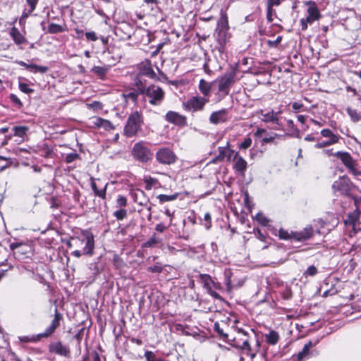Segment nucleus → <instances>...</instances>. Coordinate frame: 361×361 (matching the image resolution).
Returning <instances> with one entry per match:
<instances>
[{"label":"nucleus","instance_id":"obj_59","mask_svg":"<svg viewBox=\"0 0 361 361\" xmlns=\"http://www.w3.org/2000/svg\"><path fill=\"white\" fill-rule=\"evenodd\" d=\"M302 106L303 104L300 102H294L292 104V108L295 111H299Z\"/></svg>","mask_w":361,"mask_h":361},{"label":"nucleus","instance_id":"obj_9","mask_svg":"<svg viewBox=\"0 0 361 361\" xmlns=\"http://www.w3.org/2000/svg\"><path fill=\"white\" fill-rule=\"evenodd\" d=\"M334 156L341 160L342 163L348 169L350 173L355 176L361 174L360 171L357 168V164L348 152L338 151L334 154Z\"/></svg>","mask_w":361,"mask_h":361},{"label":"nucleus","instance_id":"obj_31","mask_svg":"<svg viewBox=\"0 0 361 361\" xmlns=\"http://www.w3.org/2000/svg\"><path fill=\"white\" fill-rule=\"evenodd\" d=\"M212 85L202 79L200 81L199 89L200 91L204 95L208 96L210 93Z\"/></svg>","mask_w":361,"mask_h":361},{"label":"nucleus","instance_id":"obj_53","mask_svg":"<svg viewBox=\"0 0 361 361\" xmlns=\"http://www.w3.org/2000/svg\"><path fill=\"white\" fill-rule=\"evenodd\" d=\"M214 329L218 333V334H219L220 336H223L224 338H228V334H224L223 332L222 329L220 328V325L217 322H216L214 324Z\"/></svg>","mask_w":361,"mask_h":361},{"label":"nucleus","instance_id":"obj_64","mask_svg":"<svg viewBox=\"0 0 361 361\" xmlns=\"http://www.w3.org/2000/svg\"><path fill=\"white\" fill-rule=\"evenodd\" d=\"M142 63L143 65L142 68H152V64L149 60H146L145 62H143Z\"/></svg>","mask_w":361,"mask_h":361},{"label":"nucleus","instance_id":"obj_35","mask_svg":"<svg viewBox=\"0 0 361 361\" xmlns=\"http://www.w3.org/2000/svg\"><path fill=\"white\" fill-rule=\"evenodd\" d=\"M144 356L147 361H166L161 357H157L154 352L149 350H147Z\"/></svg>","mask_w":361,"mask_h":361},{"label":"nucleus","instance_id":"obj_16","mask_svg":"<svg viewBox=\"0 0 361 361\" xmlns=\"http://www.w3.org/2000/svg\"><path fill=\"white\" fill-rule=\"evenodd\" d=\"M200 283L203 284L204 288L207 290V293L212 297L218 298L219 295L213 288L215 287V283L209 274H200L199 275Z\"/></svg>","mask_w":361,"mask_h":361},{"label":"nucleus","instance_id":"obj_26","mask_svg":"<svg viewBox=\"0 0 361 361\" xmlns=\"http://www.w3.org/2000/svg\"><path fill=\"white\" fill-rule=\"evenodd\" d=\"M30 128L28 126H18L13 128V135L20 138V142H23L27 137V133Z\"/></svg>","mask_w":361,"mask_h":361},{"label":"nucleus","instance_id":"obj_40","mask_svg":"<svg viewBox=\"0 0 361 361\" xmlns=\"http://www.w3.org/2000/svg\"><path fill=\"white\" fill-rule=\"evenodd\" d=\"M318 273V270L317 267L314 265H311L307 267V269L303 273V276L305 277L307 276H314Z\"/></svg>","mask_w":361,"mask_h":361},{"label":"nucleus","instance_id":"obj_14","mask_svg":"<svg viewBox=\"0 0 361 361\" xmlns=\"http://www.w3.org/2000/svg\"><path fill=\"white\" fill-rule=\"evenodd\" d=\"M208 99L201 97H192L188 99L186 102L183 103V106L185 110L189 111H197L202 110Z\"/></svg>","mask_w":361,"mask_h":361},{"label":"nucleus","instance_id":"obj_50","mask_svg":"<svg viewBox=\"0 0 361 361\" xmlns=\"http://www.w3.org/2000/svg\"><path fill=\"white\" fill-rule=\"evenodd\" d=\"M282 40V37L281 36H278L276 37V39L274 40H268L267 41V44L270 47H276L279 43L281 42Z\"/></svg>","mask_w":361,"mask_h":361},{"label":"nucleus","instance_id":"obj_1","mask_svg":"<svg viewBox=\"0 0 361 361\" xmlns=\"http://www.w3.org/2000/svg\"><path fill=\"white\" fill-rule=\"evenodd\" d=\"M62 318L63 317L61 314L59 313L57 309L56 308L54 318L51 321V324L45 329L44 332L40 333L36 336H32L30 338L27 336L20 338V341L25 342L37 341L41 338H48L51 336L55 332L56 329L59 326L60 322Z\"/></svg>","mask_w":361,"mask_h":361},{"label":"nucleus","instance_id":"obj_17","mask_svg":"<svg viewBox=\"0 0 361 361\" xmlns=\"http://www.w3.org/2000/svg\"><path fill=\"white\" fill-rule=\"evenodd\" d=\"M229 118L228 110L222 109L213 112L209 117V121L212 124H219L227 121Z\"/></svg>","mask_w":361,"mask_h":361},{"label":"nucleus","instance_id":"obj_5","mask_svg":"<svg viewBox=\"0 0 361 361\" xmlns=\"http://www.w3.org/2000/svg\"><path fill=\"white\" fill-rule=\"evenodd\" d=\"M221 18L218 21L217 27L216 29V40L218 44L224 47L227 40L228 30V22L226 14L223 11L221 12Z\"/></svg>","mask_w":361,"mask_h":361},{"label":"nucleus","instance_id":"obj_36","mask_svg":"<svg viewBox=\"0 0 361 361\" xmlns=\"http://www.w3.org/2000/svg\"><path fill=\"white\" fill-rule=\"evenodd\" d=\"M116 207L120 209H125L127 205V198L123 195H118L116 199Z\"/></svg>","mask_w":361,"mask_h":361},{"label":"nucleus","instance_id":"obj_33","mask_svg":"<svg viewBox=\"0 0 361 361\" xmlns=\"http://www.w3.org/2000/svg\"><path fill=\"white\" fill-rule=\"evenodd\" d=\"M177 197H178V194H174V195H171L161 194L157 196V199L159 200L160 203H164L166 202L173 201L177 198Z\"/></svg>","mask_w":361,"mask_h":361},{"label":"nucleus","instance_id":"obj_20","mask_svg":"<svg viewBox=\"0 0 361 361\" xmlns=\"http://www.w3.org/2000/svg\"><path fill=\"white\" fill-rule=\"evenodd\" d=\"M228 143H227L226 146L224 147H218V155L213 160V162L216 161H223L225 159L230 160L233 151L228 148Z\"/></svg>","mask_w":361,"mask_h":361},{"label":"nucleus","instance_id":"obj_49","mask_svg":"<svg viewBox=\"0 0 361 361\" xmlns=\"http://www.w3.org/2000/svg\"><path fill=\"white\" fill-rule=\"evenodd\" d=\"M252 145V139L250 137L245 138L239 146L240 149H246Z\"/></svg>","mask_w":361,"mask_h":361},{"label":"nucleus","instance_id":"obj_52","mask_svg":"<svg viewBox=\"0 0 361 361\" xmlns=\"http://www.w3.org/2000/svg\"><path fill=\"white\" fill-rule=\"evenodd\" d=\"M127 99H131L133 102H136L138 97V93L135 91L130 92L128 94H124Z\"/></svg>","mask_w":361,"mask_h":361},{"label":"nucleus","instance_id":"obj_47","mask_svg":"<svg viewBox=\"0 0 361 361\" xmlns=\"http://www.w3.org/2000/svg\"><path fill=\"white\" fill-rule=\"evenodd\" d=\"M159 242V240L158 238H157L154 236H152V238H150L147 241H146L143 244V247H150L153 246L154 245L157 244Z\"/></svg>","mask_w":361,"mask_h":361},{"label":"nucleus","instance_id":"obj_12","mask_svg":"<svg viewBox=\"0 0 361 361\" xmlns=\"http://www.w3.org/2000/svg\"><path fill=\"white\" fill-rule=\"evenodd\" d=\"M154 78L156 73L153 69H140L139 73L134 79V85L137 87L139 92L145 91V85H146L145 78Z\"/></svg>","mask_w":361,"mask_h":361},{"label":"nucleus","instance_id":"obj_30","mask_svg":"<svg viewBox=\"0 0 361 361\" xmlns=\"http://www.w3.org/2000/svg\"><path fill=\"white\" fill-rule=\"evenodd\" d=\"M266 341L270 345H276L279 339L278 333L275 331H271L265 335Z\"/></svg>","mask_w":361,"mask_h":361},{"label":"nucleus","instance_id":"obj_61","mask_svg":"<svg viewBox=\"0 0 361 361\" xmlns=\"http://www.w3.org/2000/svg\"><path fill=\"white\" fill-rule=\"evenodd\" d=\"M21 245H22L21 243H12L10 245V248L11 250H15L16 249L18 248Z\"/></svg>","mask_w":361,"mask_h":361},{"label":"nucleus","instance_id":"obj_4","mask_svg":"<svg viewBox=\"0 0 361 361\" xmlns=\"http://www.w3.org/2000/svg\"><path fill=\"white\" fill-rule=\"evenodd\" d=\"M307 5V16L300 20L302 30H307L309 25L312 24L321 18L320 12L314 2L309 1Z\"/></svg>","mask_w":361,"mask_h":361},{"label":"nucleus","instance_id":"obj_54","mask_svg":"<svg viewBox=\"0 0 361 361\" xmlns=\"http://www.w3.org/2000/svg\"><path fill=\"white\" fill-rule=\"evenodd\" d=\"M85 37H86L87 39L91 40V41H96L97 39L96 33L93 31L87 32L85 33Z\"/></svg>","mask_w":361,"mask_h":361},{"label":"nucleus","instance_id":"obj_29","mask_svg":"<svg viewBox=\"0 0 361 361\" xmlns=\"http://www.w3.org/2000/svg\"><path fill=\"white\" fill-rule=\"evenodd\" d=\"M9 34L17 44H21L25 41V37L16 27L11 29Z\"/></svg>","mask_w":361,"mask_h":361},{"label":"nucleus","instance_id":"obj_22","mask_svg":"<svg viewBox=\"0 0 361 361\" xmlns=\"http://www.w3.org/2000/svg\"><path fill=\"white\" fill-rule=\"evenodd\" d=\"M313 235L311 226L305 228L302 231L293 233V239L297 241H302L309 239Z\"/></svg>","mask_w":361,"mask_h":361},{"label":"nucleus","instance_id":"obj_2","mask_svg":"<svg viewBox=\"0 0 361 361\" xmlns=\"http://www.w3.org/2000/svg\"><path fill=\"white\" fill-rule=\"evenodd\" d=\"M237 70L238 69H233L231 72L226 73L213 83V85H218L219 94H221L222 96L228 94L230 87L238 80L236 78Z\"/></svg>","mask_w":361,"mask_h":361},{"label":"nucleus","instance_id":"obj_38","mask_svg":"<svg viewBox=\"0 0 361 361\" xmlns=\"http://www.w3.org/2000/svg\"><path fill=\"white\" fill-rule=\"evenodd\" d=\"M231 276L232 272L231 270H228L225 271V280L224 283L226 286V288L228 291L231 290L232 289V285H231Z\"/></svg>","mask_w":361,"mask_h":361},{"label":"nucleus","instance_id":"obj_45","mask_svg":"<svg viewBox=\"0 0 361 361\" xmlns=\"http://www.w3.org/2000/svg\"><path fill=\"white\" fill-rule=\"evenodd\" d=\"M242 350H245V354L250 357L251 359H253L256 355H257V352L256 351H254L252 350L251 346H250V343H249L248 345H247L245 347H244Z\"/></svg>","mask_w":361,"mask_h":361},{"label":"nucleus","instance_id":"obj_27","mask_svg":"<svg viewBox=\"0 0 361 361\" xmlns=\"http://www.w3.org/2000/svg\"><path fill=\"white\" fill-rule=\"evenodd\" d=\"M108 186V183H105L102 188H99L97 182L94 180H92L91 182V188L96 196H98L102 199L106 198V188Z\"/></svg>","mask_w":361,"mask_h":361},{"label":"nucleus","instance_id":"obj_19","mask_svg":"<svg viewBox=\"0 0 361 361\" xmlns=\"http://www.w3.org/2000/svg\"><path fill=\"white\" fill-rule=\"evenodd\" d=\"M165 117L167 121L176 125L183 126L186 122L185 116L175 111H169Z\"/></svg>","mask_w":361,"mask_h":361},{"label":"nucleus","instance_id":"obj_57","mask_svg":"<svg viewBox=\"0 0 361 361\" xmlns=\"http://www.w3.org/2000/svg\"><path fill=\"white\" fill-rule=\"evenodd\" d=\"M276 134H274V136H267V137H264L263 139H262V142L263 143H268V142H272L274 139L275 137H276Z\"/></svg>","mask_w":361,"mask_h":361},{"label":"nucleus","instance_id":"obj_46","mask_svg":"<svg viewBox=\"0 0 361 361\" xmlns=\"http://www.w3.org/2000/svg\"><path fill=\"white\" fill-rule=\"evenodd\" d=\"M77 159H79V155L75 152H72V153L68 154L66 156L65 160H66V163L70 164V163L74 161L75 160H76Z\"/></svg>","mask_w":361,"mask_h":361},{"label":"nucleus","instance_id":"obj_58","mask_svg":"<svg viewBox=\"0 0 361 361\" xmlns=\"http://www.w3.org/2000/svg\"><path fill=\"white\" fill-rule=\"evenodd\" d=\"M10 99L15 104H20V105H21V104H22L20 100L17 97V96H16L13 94H11L10 95Z\"/></svg>","mask_w":361,"mask_h":361},{"label":"nucleus","instance_id":"obj_42","mask_svg":"<svg viewBox=\"0 0 361 361\" xmlns=\"http://www.w3.org/2000/svg\"><path fill=\"white\" fill-rule=\"evenodd\" d=\"M33 11L30 9L27 8V6H25V8L23 11L22 16L19 19V23L23 24L25 23V20L28 18V16L32 13Z\"/></svg>","mask_w":361,"mask_h":361},{"label":"nucleus","instance_id":"obj_39","mask_svg":"<svg viewBox=\"0 0 361 361\" xmlns=\"http://www.w3.org/2000/svg\"><path fill=\"white\" fill-rule=\"evenodd\" d=\"M346 111L353 122H357L360 120V116L355 109L348 107L346 109Z\"/></svg>","mask_w":361,"mask_h":361},{"label":"nucleus","instance_id":"obj_6","mask_svg":"<svg viewBox=\"0 0 361 361\" xmlns=\"http://www.w3.org/2000/svg\"><path fill=\"white\" fill-rule=\"evenodd\" d=\"M353 183L345 176L340 177L338 180H335L332 185L334 192L338 195H350Z\"/></svg>","mask_w":361,"mask_h":361},{"label":"nucleus","instance_id":"obj_41","mask_svg":"<svg viewBox=\"0 0 361 361\" xmlns=\"http://www.w3.org/2000/svg\"><path fill=\"white\" fill-rule=\"evenodd\" d=\"M255 219L262 226H267L269 222V220L262 213H257Z\"/></svg>","mask_w":361,"mask_h":361},{"label":"nucleus","instance_id":"obj_60","mask_svg":"<svg viewBox=\"0 0 361 361\" xmlns=\"http://www.w3.org/2000/svg\"><path fill=\"white\" fill-rule=\"evenodd\" d=\"M280 4H281L280 0H269L268 7L271 8V6H279Z\"/></svg>","mask_w":361,"mask_h":361},{"label":"nucleus","instance_id":"obj_13","mask_svg":"<svg viewBox=\"0 0 361 361\" xmlns=\"http://www.w3.org/2000/svg\"><path fill=\"white\" fill-rule=\"evenodd\" d=\"M321 135L324 137H328L329 140L315 144L314 147L317 149H321L336 144L341 139V136L339 135L334 134L329 128L322 130Z\"/></svg>","mask_w":361,"mask_h":361},{"label":"nucleus","instance_id":"obj_43","mask_svg":"<svg viewBox=\"0 0 361 361\" xmlns=\"http://www.w3.org/2000/svg\"><path fill=\"white\" fill-rule=\"evenodd\" d=\"M279 236L283 240L293 239V233H289L287 231L282 228L279 231Z\"/></svg>","mask_w":361,"mask_h":361},{"label":"nucleus","instance_id":"obj_32","mask_svg":"<svg viewBox=\"0 0 361 361\" xmlns=\"http://www.w3.org/2000/svg\"><path fill=\"white\" fill-rule=\"evenodd\" d=\"M144 182L145 183L146 190H151L153 186L158 183V180L151 176L145 177Z\"/></svg>","mask_w":361,"mask_h":361},{"label":"nucleus","instance_id":"obj_37","mask_svg":"<svg viewBox=\"0 0 361 361\" xmlns=\"http://www.w3.org/2000/svg\"><path fill=\"white\" fill-rule=\"evenodd\" d=\"M114 216L119 221L124 219L127 216V210L126 209H120L114 212Z\"/></svg>","mask_w":361,"mask_h":361},{"label":"nucleus","instance_id":"obj_23","mask_svg":"<svg viewBox=\"0 0 361 361\" xmlns=\"http://www.w3.org/2000/svg\"><path fill=\"white\" fill-rule=\"evenodd\" d=\"M234 169L240 173H244L247 169V162L238 153H236L234 157Z\"/></svg>","mask_w":361,"mask_h":361},{"label":"nucleus","instance_id":"obj_18","mask_svg":"<svg viewBox=\"0 0 361 361\" xmlns=\"http://www.w3.org/2000/svg\"><path fill=\"white\" fill-rule=\"evenodd\" d=\"M49 349L51 353L61 356L68 357L70 353L68 347L63 345L60 341L51 343Z\"/></svg>","mask_w":361,"mask_h":361},{"label":"nucleus","instance_id":"obj_44","mask_svg":"<svg viewBox=\"0 0 361 361\" xmlns=\"http://www.w3.org/2000/svg\"><path fill=\"white\" fill-rule=\"evenodd\" d=\"M242 350H245V354L250 357L251 359H253L256 355H257V352L256 351H254L252 350L251 346H250V343H249L248 345H247L245 347H244Z\"/></svg>","mask_w":361,"mask_h":361},{"label":"nucleus","instance_id":"obj_62","mask_svg":"<svg viewBox=\"0 0 361 361\" xmlns=\"http://www.w3.org/2000/svg\"><path fill=\"white\" fill-rule=\"evenodd\" d=\"M148 270L150 272H160L161 271V268L159 267H158V266H154V267H149Z\"/></svg>","mask_w":361,"mask_h":361},{"label":"nucleus","instance_id":"obj_10","mask_svg":"<svg viewBox=\"0 0 361 361\" xmlns=\"http://www.w3.org/2000/svg\"><path fill=\"white\" fill-rule=\"evenodd\" d=\"M73 241L75 246L78 247L85 244L82 248V254L85 255H92L94 248V236L92 233H87L84 235V238H75Z\"/></svg>","mask_w":361,"mask_h":361},{"label":"nucleus","instance_id":"obj_28","mask_svg":"<svg viewBox=\"0 0 361 361\" xmlns=\"http://www.w3.org/2000/svg\"><path fill=\"white\" fill-rule=\"evenodd\" d=\"M317 342L312 343V341H310L307 343L305 344L303 346L302 350L298 353V360H302L305 358H307L310 356V349L314 346L317 344Z\"/></svg>","mask_w":361,"mask_h":361},{"label":"nucleus","instance_id":"obj_51","mask_svg":"<svg viewBox=\"0 0 361 361\" xmlns=\"http://www.w3.org/2000/svg\"><path fill=\"white\" fill-rule=\"evenodd\" d=\"M37 3L38 0H26L25 6H27V8L30 9L31 11H34Z\"/></svg>","mask_w":361,"mask_h":361},{"label":"nucleus","instance_id":"obj_56","mask_svg":"<svg viewBox=\"0 0 361 361\" xmlns=\"http://www.w3.org/2000/svg\"><path fill=\"white\" fill-rule=\"evenodd\" d=\"M168 227H169V226H166L164 225V224L160 223V224H157V226L155 227V230L158 232L163 233Z\"/></svg>","mask_w":361,"mask_h":361},{"label":"nucleus","instance_id":"obj_11","mask_svg":"<svg viewBox=\"0 0 361 361\" xmlns=\"http://www.w3.org/2000/svg\"><path fill=\"white\" fill-rule=\"evenodd\" d=\"M133 157L142 163H146L152 158L150 149L143 142L135 143L132 150Z\"/></svg>","mask_w":361,"mask_h":361},{"label":"nucleus","instance_id":"obj_34","mask_svg":"<svg viewBox=\"0 0 361 361\" xmlns=\"http://www.w3.org/2000/svg\"><path fill=\"white\" fill-rule=\"evenodd\" d=\"M65 30L63 27L56 23H51L49 25L48 32L51 34H56L63 32Z\"/></svg>","mask_w":361,"mask_h":361},{"label":"nucleus","instance_id":"obj_7","mask_svg":"<svg viewBox=\"0 0 361 361\" xmlns=\"http://www.w3.org/2000/svg\"><path fill=\"white\" fill-rule=\"evenodd\" d=\"M139 92L145 94L149 98V102L153 105H159L164 97V92L162 89L154 85H149L147 88L145 86V91Z\"/></svg>","mask_w":361,"mask_h":361},{"label":"nucleus","instance_id":"obj_55","mask_svg":"<svg viewBox=\"0 0 361 361\" xmlns=\"http://www.w3.org/2000/svg\"><path fill=\"white\" fill-rule=\"evenodd\" d=\"M211 215L209 213H206L204 216V219L207 222L206 224V228L209 229L211 227Z\"/></svg>","mask_w":361,"mask_h":361},{"label":"nucleus","instance_id":"obj_24","mask_svg":"<svg viewBox=\"0 0 361 361\" xmlns=\"http://www.w3.org/2000/svg\"><path fill=\"white\" fill-rule=\"evenodd\" d=\"M92 123L94 126H97V128H102L106 130H111L114 129V126L109 121L103 119L99 117L92 118Z\"/></svg>","mask_w":361,"mask_h":361},{"label":"nucleus","instance_id":"obj_48","mask_svg":"<svg viewBox=\"0 0 361 361\" xmlns=\"http://www.w3.org/2000/svg\"><path fill=\"white\" fill-rule=\"evenodd\" d=\"M19 89L20 91L25 93H32L34 92V90L30 87V86L24 82H20L19 83Z\"/></svg>","mask_w":361,"mask_h":361},{"label":"nucleus","instance_id":"obj_25","mask_svg":"<svg viewBox=\"0 0 361 361\" xmlns=\"http://www.w3.org/2000/svg\"><path fill=\"white\" fill-rule=\"evenodd\" d=\"M238 333L241 334L245 338H240L243 341L242 344H240L236 338H233V340L232 341L231 345L238 349L242 350L244 347H245L247 345H248L250 343V341H249L247 334L243 329H238Z\"/></svg>","mask_w":361,"mask_h":361},{"label":"nucleus","instance_id":"obj_15","mask_svg":"<svg viewBox=\"0 0 361 361\" xmlns=\"http://www.w3.org/2000/svg\"><path fill=\"white\" fill-rule=\"evenodd\" d=\"M257 114L259 115V118L262 121L279 124V115L280 112H275L271 109H266L259 110Z\"/></svg>","mask_w":361,"mask_h":361},{"label":"nucleus","instance_id":"obj_21","mask_svg":"<svg viewBox=\"0 0 361 361\" xmlns=\"http://www.w3.org/2000/svg\"><path fill=\"white\" fill-rule=\"evenodd\" d=\"M360 212L358 209L354 210L353 212L348 214L346 219L344 221L345 226L355 230L357 222L360 219Z\"/></svg>","mask_w":361,"mask_h":361},{"label":"nucleus","instance_id":"obj_8","mask_svg":"<svg viewBox=\"0 0 361 361\" xmlns=\"http://www.w3.org/2000/svg\"><path fill=\"white\" fill-rule=\"evenodd\" d=\"M155 158L157 162L163 165H171L176 162L178 157L174 152L169 147L159 149Z\"/></svg>","mask_w":361,"mask_h":361},{"label":"nucleus","instance_id":"obj_3","mask_svg":"<svg viewBox=\"0 0 361 361\" xmlns=\"http://www.w3.org/2000/svg\"><path fill=\"white\" fill-rule=\"evenodd\" d=\"M143 122L142 116L138 111L131 114L124 128V133L128 137L134 136L140 130Z\"/></svg>","mask_w":361,"mask_h":361},{"label":"nucleus","instance_id":"obj_63","mask_svg":"<svg viewBox=\"0 0 361 361\" xmlns=\"http://www.w3.org/2000/svg\"><path fill=\"white\" fill-rule=\"evenodd\" d=\"M306 118L307 116H304V115H298L297 116V118H298V121L299 122H300L302 124H304L305 121H306Z\"/></svg>","mask_w":361,"mask_h":361}]
</instances>
